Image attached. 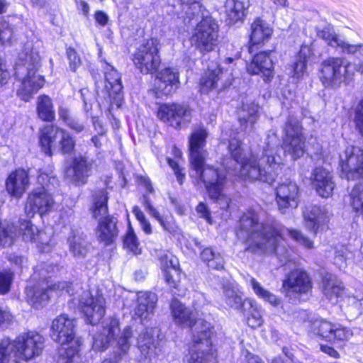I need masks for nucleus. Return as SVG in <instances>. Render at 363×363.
<instances>
[{"mask_svg":"<svg viewBox=\"0 0 363 363\" xmlns=\"http://www.w3.org/2000/svg\"><path fill=\"white\" fill-rule=\"evenodd\" d=\"M264 213L255 210L244 213L240 219L237 235L245 240L247 251L257 255H274L286 267L294 265L284 279L282 288L286 296L301 299L311 291L310 278L306 272L296 269L280 231L274 223L264 221Z\"/></svg>","mask_w":363,"mask_h":363,"instance_id":"nucleus-2","label":"nucleus"},{"mask_svg":"<svg viewBox=\"0 0 363 363\" xmlns=\"http://www.w3.org/2000/svg\"><path fill=\"white\" fill-rule=\"evenodd\" d=\"M44 337L34 331L20 335L13 342L4 337L0 341V363H8L11 354L16 362L28 361L39 356L44 348Z\"/></svg>","mask_w":363,"mask_h":363,"instance_id":"nucleus-5","label":"nucleus"},{"mask_svg":"<svg viewBox=\"0 0 363 363\" xmlns=\"http://www.w3.org/2000/svg\"><path fill=\"white\" fill-rule=\"evenodd\" d=\"M318 72L319 79L326 89H337L342 85L347 86L354 77L352 63L342 57H330L323 60Z\"/></svg>","mask_w":363,"mask_h":363,"instance_id":"nucleus-8","label":"nucleus"},{"mask_svg":"<svg viewBox=\"0 0 363 363\" xmlns=\"http://www.w3.org/2000/svg\"><path fill=\"white\" fill-rule=\"evenodd\" d=\"M79 306L86 317V323L95 325L105 315V298L97 294L94 297L89 291H84L80 296Z\"/></svg>","mask_w":363,"mask_h":363,"instance_id":"nucleus-18","label":"nucleus"},{"mask_svg":"<svg viewBox=\"0 0 363 363\" xmlns=\"http://www.w3.org/2000/svg\"><path fill=\"white\" fill-rule=\"evenodd\" d=\"M56 139H60L59 143L63 154H69L74 150L75 141L67 131L47 125L41 130L39 139L42 150L45 155H52V147Z\"/></svg>","mask_w":363,"mask_h":363,"instance_id":"nucleus-14","label":"nucleus"},{"mask_svg":"<svg viewBox=\"0 0 363 363\" xmlns=\"http://www.w3.org/2000/svg\"><path fill=\"white\" fill-rule=\"evenodd\" d=\"M40 45V43L27 41L15 63L14 75L21 82L17 95L25 101H29L45 83L43 76L36 75L41 66Z\"/></svg>","mask_w":363,"mask_h":363,"instance_id":"nucleus-4","label":"nucleus"},{"mask_svg":"<svg viewBox=\"0 0 363 363\" xmlns=\"http://www.w3.org/2000/svg\"><path fill=\"white\" fill-rule=\"evenodd\" d=\"M273 51H262L256 54L250 63L247 65L250 74L260 75L264 82H270L274 75V62L272 59Z\"/></svg>","mask_w":363,"mask_h":363,"instance_id":"nucleus-22","label":"nucleus"},{"mask_svg":"<svg viewBox=\"0 0 363 363\" xmlns=\"http://www.w3.org/2000/svg\"><path fill=\"white\" fill-rule=\"evenodd\" d=\"M342 177L347 180L363 178V149L348 147L340 155Z\"/></svg>","mask_w":363,"mask_h":363,"instance_id":"nucleus-17","label":"nucleus"},{"mask_svg":"<svg viewBox=\"0 0 363 363\" xmlns=\"http://www.w3.org/2000/svg\"><path fill=\"white\" fill-rule=\"evenodd\" d=\"M66 54L69 60V68L72 71L75 72L77 69L81 65V59L77 51L69 47L66 50Z\"/></svg>","mask_w":363,"mask_h":363,"instance_id":"nucleus-59","label":"nucleus"},{"mask_svg":"<svg viewBox=\"0 0 363 363\" xmlns=\"http://www.w3.org/2000/svg\"><path fill=\"white\" fill-rule=\"evenodd\" d=\"M317 36L325 40V42L330 46L340 48L342 50L343 45L345 41L339 38L334 32L330 29L325 28L323 29H317Z\"/></svg>","mask_w":363,"mask_h":363,"instance_id":"nucleus-48","label":"nucleus"},{"mask_svg":"<svg viewBox=\"0 0 363 363\" xmlns=\"http://www.w3.org/2000/svg\"><path fill=\"white\" fill-rule=\"evenodd\" d=\"M179 84V74L177 69L166 67L157 73L155 88L158 94L168 96L176 91Z\"/></svg>","mask_w":363,"mask_h":363,"instance_id":"nucleus-25","label":"nucleus"},{"mask_svg":"<svg viewBox=\"0 0 363 363\" xmlns=\"http://www.w3.org/2000/svg\"><path fill=\"white\" fill-rule=\"evenodd\" d=\"M67 242L69 252L77 259L85 258L91 248L86 235L78 230L72 231V235L68 238Z\"/></svg>","mask_w":363,"mask_h":363,"instance_id":"nucleus-33","label":"nucleus"},{"mask_svg":"<svg viewBox=\"0 0 363 363\" xmlns=\"http://www.w3.org/2000/svg\"><path fill=\"white\" fill-rule=\"evenodd\" d=\"M250 6L249 0H226L225 13L230 23L242 20Z\"/></svg>","mask_w":363,"mask_h":363,"instance_id":"nucleus-38","label":"nucleus"},{"mask_svg":"<svg viewBox=\"0 0 363 363\" xmlns=\"http://www.w3.org/2000/svg\"><path fill=\"white\" fill-rule=\"evenodd\" d=\"M133 213L140 223V227L142 230L146 233V234H151L152 233V226L150 223L146 219L145 214L143 212L140 210V208L135 206L133 208L132 211Z\"/></svg>","mask_w":363,"mask_h":363,"instance_id":"nucleus-57","label":"nucleus"},{"mask_svg":"<svg viewBox=\"0 0 363 363\" xmlns=\"http://www.w3.org/2000/svg\"><path fill=\"white\" fill-rule=\"evenodd\" d=\"M223 299L229 307L240 311L242 313H245L247 305L252 306L249 299L243 300L242 293L231 284L223 286Z\"/></svg>","mask_w":363,"mask_h":363,"instance_id":"nucleus-37","label":"nucleus"},{"mask_svg":"<svg viewBox=\"0 0 363 363\" xmlns=\"http://www.w3.org/2000/svg\"><path fill=\"white\" fill-rule=\"evenodd\" d=\"M157 328H145L137 339L138 347L145 359L151 360L157 355L155 334H158Z\"/></svg>","mask_w":363,"mask_h":363,"instance_id":"nucleus-32","label":"nucleus"},{"mask_svg":"<svg viewBox=\"0 0 363 363\" xmlns=\"http://www.w3.org/2000/svg\"><path fill=\"white\" fill-rule=\"evenodd\" d=\"M283 131V146H279L276 134L268 135L260 157L250 154L247 157L242 147L240 134L230 136L228 145L230 157H225L222 162L225 171L229 174H238L245 179L272 184L281 172L285 152L291 155L293 160H296L305 152L306 139L300 122L296 117L287 118Z\"/></svg>","mask_w":363,"mask_h":363,"instance_id":"nucleus-1","label":"nucleus"},{"mask_svg":"<svg viewBox=\"0 0 363 363\" xmlns=\"http://www.w3.org/2000/svg\"><path fill=\"white\" fill-rule=\"evenodd\" d=\"M307 62H305L304 60H299L298 58L296 59L293 66V77H296L297 79L300 78L306 69Z\"/></svg>","mask_w":363,"mask_h":363,"instance_id":"nucleus-62","label":"nucleus"},{"mask_svg":"<svg viewBox=\"0 0 363 363\" xmlns=\"http://www.w3.org/2000/svg\"><path fill=\"white\" fill-rule=\"evenodd\" d=\"M258 104L250 102L243 104L238 110V119L243 135L250 134L255 129V125L259 118Z\"/></svg>","mask_w":363,"mask_h":363,"instance_id":"nucleus-29","label":"nucleus"},{"mask_svg":"<svg viewBox=\"0 0 363 363\" xmlns=\"http://www.w3.org/2000/svg\"><path fill=\"white\" fill-rule=\"evenodd\" d=\"M352 252L348 250L347 247L342 245L336 249L333 259L334 264L340 270L345 269L347 265V261L352 258Z\"/></svg>","mask_w":363,"mask_h":363,"instance_id":"nucleus-50","label":"nucleus"},{"mask_svg":"<svg viewBox=\"0 0 363 363\" xmlns=\"http://www.w3.org/2000/svg\"><path fill=\"white\" fill-rule=\"evenodd\" d=\"M133 62L143 74L155 72L161 63L157 40H144L133 54Z\"/></svg>","mask_w":363,"mask_h":363,"instance_id":"nucleus-11","label":"nucleus"},{"mask_svg":"<svg viewBox=\"0 0 363 363\" xmlns=\"http://www.w3.org/2000/svg\"><path fill=\"white\" fill-rule=\"evenodd\" d=\"M213 327L206 320L196 323L193 330L192 345L188 363H217V354L211 348Z\"/></svg>","mask_w":363,"mask_h":363,"instance_id":"nucleus-9","label":"nucleus"},{"mask_svg":"<svg viewBox=\"0 0 363 363\" xmlns=\"http://www.w3.org/2000/svg\"><path fill=\"white\" fill-rule=\"evenodd\" d=\"M202 260L210 269L220 270L223 268L224 259L220 253L216 252L211 247H206L201 252Z\"/></svg>","mask_w":363,"mask_h":363,"instance_id":"nucleus-43","label":"nucleus"},{"mask_svg":"<svg viewBox=\"0 0 363 363\" xmlns=\"http://www.w3.org/2000/svg\"><path fill=\"white\" fill-rule=\"evenodd\" d=\"M13 279V273L11 271H0V294H6L10 291Z\"/></svg>","mask_w":363,"mask_h":363,"instance_id":"nucleus-56","label":"nucleus"},{"mask_svg":"<svg viewBox=\"0 0 363 363\" xmlns=\"http://www.w3.org/2000/svg\"><path fill=\"white\" fill-rule=\"evenodd\" d=\"M124 246L128 248L134 255L141 253L140 243L133 231V229L129 225L126 235L123 240Z\"/></svg>","mask_w":363,"mask_h":363,"instance_id":"nucleus-52","label":"nucleus"},{"mask_svg":"<svg viewBox=\"0 0 363 363\" xmlns=\"http://www.w3.org/2000/svg\"><path fill=\"white\" fill-rule=\"evenodd\" d=\"M354 121L357 130L363 136V99L356 106Z\"/></svg>","mask_w":363,"mask_h":363,"instance_id":"nucleus-60","label":"nucleus"},{"mask_svg":"<svg viewBox=\"0 0 363 363\" xmlns=\"http://www.w3.org/2000/svg\"><path fill=\"white\" fill-rule=\"evenodd\" d=\"M77 321L66 314L55 318L50 327V337L55 342L60 344L57 363H74L79 357V345L75 341L73 345L65 347L64 345L72 343L75 338Z\"/></svg>","mask_w":363,"mask_h":363,"instance_id":"nucleus-6","label":"nucleus"},{"mask_svg":"<svg viewBox=\"0 0 363 363\" xmlns=\"http://www.w3.org/2000/svg\"><path fill=\"white\" fill-rule=\"evenodd\" d=\"M346 305L344 310L347 318L355 319L363 312V297L359 296H349L345 301Z\"/></svg>","mask_w":363,"mask_h":363,"instance_id":"nucleus-41","label":"nucleus"},{"mask_svg":"<svg viewBox=\"0 0 363 363\" xmlns=\"http://www.w3.org/2000/svg\"><path fill=\"white\" fill-rule=\"evenodd\" d=\"M26 294L28 303L33 308L43 307L50 296L48 281L26 288Z\"/></svg>","mask_w":363,"mask_h":363,"instance_id":"nucleus-36","label":"nucleus"},{"mask_svg":"<svg viewBox=\"0 0 363 363\" xmlns=\"http://www.w3.org/2000/svg\"><path fill=\"white\" fill-rule=\"evenodd\" d=\"M304 220L306 228L314 235L328 229V216L324 206L314 205L308 207L304 213Z\"/></svg>","mask_w":363,"mask_h":363,"instance_id":"nucleus-26","label":"nucleus"},{"mask_svg":"<svg viewBox=\"0 0 363 363\" xmlns=\"http://www.w3.org/2000/svg\"><path fill=\"white\" fill-rule=\"evenodd\" d=\"M54 200L50 191L45 187L33 189L27 198L25 205V213L32 217L38 213L43 215L49 212L53 207Z\"/></svg>","mask_w":363,"mask_h":363,"instance_id":"nucleus-20","label":"nucleus"},{"mask_svg":"<svg viewBox=\"0 0 363 363\" xmlns=\"http://www.w3.org/2000/svg\"><path fill=\"white\" fill-rule=\"evenodd\" d=\"M38 183L40 184L41 187H45L48 189V191H50L52 188H55L58 186V179L52 173H45L40 172L38 176Z\"/></svg>","mask_w":363,"mask_h":363,"instance_id":"nucleus-54","label":"nucleus"},{"mask_svg":"<svg viewBox=\"0 0 363 363\" xmlns=\"http://www.w3.org/2000/svg\"><path fill=\"white\" fill-rule=\"evenodd\" d=\"M177 6H169L167 12L172 13L182 19L189 27L196 25L191 37L196 48L203 54L214 50L218 43V25L208 16V12L201 4V0H179Z\"/></svg>","mask_w":363,"mask_h":363,"instance_id":"nucleus-3","label":"nucleus"},{"mask_svg":"<svg viewBox=\"0 0 363 363\" xmlns=\"http://www.w3.org/2000/svg\"><path fill=\"white\" fill-rule=\"evenodd\" d=\"M137 298V306L135 308L134 315L141 319V321L149 320L153 315L155 305L157 301V296L151 292H139L138 294H132V299Z\"/></svg>","mask_w":363,"mask_h":363,"instance_id":"nucleus-28","label":"nucleus"},{"mask_svg":"<svg viewBox=\"0 0 363 363\" xmlns=\"http://www.w3.org/2000/svg\"><path fill=\"white\" fill-rule=\"evenodd\" d=\"M160 260L166 282L170 287L177 289L181 276L178 259L172 254H164L160 256Z\"/></svg>","mask_w":363,"mask_h":363,"instance_id":"nucleus-27","label":"nucleus"},{"mask_svg":"<svg viewBox=\"0 0 363 363\" xmlns=\"http://www.w3.org/2000/svg\"><path fill=\"white\" fill-rule=\"evenodd\" d=\"M342 52L352 55L359 52L360 55H363V44L353 45L345 42Z\"/></svg>","mask_w":363,"mask_h":363,"instance_id":"nucleus-64","label":"nucleus"},{"mask_svg":"<svg viewBox=\"0 0 363 363\" xmlns=\"http://www.w3.org/2000/svg\"><path fill=\"white\" fill-rule=\"evenodd\" d=\"M208 132L203 126L195 128L189 137V157L191 167V177L197 179L202 177L207 169H216L206 165L204 162L203 148L206 146Z\"/></svg>","mask_w":363,"mask_h":363,"instance_id":"nucleus-12","label":"nucleus"},{"mask_svg":"<svg viewBox=\"0 0 363 363\" xmlns=\"http://www.w3.org/2000/svg\"><path fill=\"white\" fill-rule=\"evenodd\" d=\"M132 337L131 328L130 327L125 328L117 342L118 348L123 354L128 352Z\"/></svg>","mask_w":363,"mask_h":363,"instance_id":"nucleus-53","label":"nucleus"},{"mask_svg":"<svg viewBox=\"0 0 363 363\" xmlns=\"http://www.w3.org/2000/svg\"><path fill=\"white\" fill-rule=\"evenodd\" d=\"M37 113L38 117L44 121L51 122L55 119V113L52 99L49 96L41 95L38 97Z\"/></svg>","mask_w":363,"mask_h":363,"instance_id":"nucleus-39","label":"nucleus"},{"mask_svg":"<svg viewBox=\"0 0 363 363\" xmlns=\"http://www.w3.org/2000/svg\"><path fill=\"white\" fill-rule=\"evenodd\" d=\"M92 161L86 155L74 156L71 164L65 167L64 174L67 179L76 185H84L91 174Z\"/></svg>","mask_w":363,"mask_h":363,"instance_id":"nucleus-21","label":"nucleus"},{"mask_svg":"<svg viewBox=\"0 0 363 363\" xmlns=\"http://www.w3.org/2000/svg\"><path fill=\"white\" fill-rule=\"evenodd\" d=\"M17 235H21L23 240L26 242H35L40 234L38 228L33 225L30 220L20 219Z\"/></svg>","mask_w":363,"mask_h":363,"instance_id":"nucleus-44","label":"nucleus"},{"mask_svg":"<svg viewBox=\"0 0 363 363\" xmlns=\"http://www.w3.org/2000/svg\"><path fill=\"white\" fill-rule=\"evenodd\" d=\"M142 203L144 206L145 211L147 213L155 219H156L164 230L167 231H171L172 228L169 225V223L167 221L166 218L162 216H160V213L152 205L150 197L145 194L142 198Z\"/></svg>","mask_w":363,"mask_h":363,"instance_id":"nucleus-49","label":"nucleus"},{"mask_svg":"<svg viewBox=\"0 0 363 363\" xmlns=\"http://www.w3.org/2000/svg\"><path fill=\"white\" fill-rule=\"evenodd\" d=\"M72 284L68 283L67 281H59L57 283L54 284L52 286L49 285V291L50 293L52 291L60 292L61 294L65 293L69 295H72L71 292Z\"/></svg>","mask_w":363,"mask_h":363,"instance_id":"nucleus-61","label":"nucleus"},{"mask_svg":"<svg viewBox=\"0 0 363 363\" xmlns=\"http://www.w3.org/2000/svg\"><path fill=\"white\" fill-rule=\"evenodd\" d=\"M233 61V58L226 57L221 64L212 62L208 65L207 71L201 79V92L208 94L213 90L220 91L229 86Z\"/></svg>","mask_w":363,"mask_h":363,"instance_id":"nucleus-10","label":"nucleus"},{"mask_svg":"<svg viewBox=\"0 0 363 363\" xmlns=\"http://www.w3.org/2000/svg\"><path fill=\"white\" fill-rule=\"evenodd\" d=\"M17 236V228L6 220H0V245L9 246Z\"/></svg>","mask_w":363,"mask_h":363,"instance_id":"nucleus-45","label":"nucleus"},{"mask_svg":"<svg viewBox=\"0 0 363 363\" xmlns=\"http://www.w3.org/2000/svg\"><path fill=\"white\" fill-rule=\"evenodd\" d=\"M272 29L267 23L260 18H257L251 25V34L250 42L251 45L247 48L250 53L253 52L255 45L263 44L271 37Z\"/></svg>","mask_w":363,"mask_h":363,"instance_id":"nucleus-34","label":"nucleus"},{"mask_svg":"<svg viewBox=\"0 0 363 363\" xmlns=\"http://www.w3.org/2000/svg\"><path fill=\"white\" fill-rule=\"evenodd\" d=\"M29 185L28 172L23 169H18L12 172L6 182L7 192L16 198H20Z\"/></svg>","mask_w":363,"mask_h":363,"instance_id":"nucleus-30","label":"nucleus"},{"mask_svg":"<svg viewBox=\"0 0 363 363\" xmlns=\"http://www.w3.org/2000/svg\"><path fill=\"white\" fill-rule=\"evenodd\" d=\"M301 191L297 184L290 179L279 182L276 188V201L282 214L296 209L300 201Z\"/></svg>","mask_w":363,"mask_h":363,"instance_id":"nucleus-16","label":"nucleus"},{"mask_svg":"<svg viewBox=\"0 0 363 363\" xmlns=\"http://www.w3.org/2000/svg\"><path fill=\"white\" fill-rule=\"evenodd\" d=\"M249 301L251 302L252 306L247 305L246 311L243 314L248 315L247 325L252 328H256L262 325L263 323L262 312L254 301L249 299Z\"/></svg>","mask_w":363,"mask_h":363,"instance_id":"nucleus-47","label":"nucleus"},{"mask_svg":"<svg viewBox=\"0 0 363 363\" xmlns=\"http://www.w3.org/2000/svg\"><path fill=\"white\" fill-rule=\"evenodd\" d=\"M119 332V321L110 317L102 322L101 329L93 337V349L104 351L109 346Z\"/></svg>","mask_w":363,"mask_h":363,"instance_id":"nucleus-23","label":"nucleus"},{"mask_svg":"<svg viewBox=\"0 0 363 363\" xmlns=\"http://www.w3.org/2000/svg\"><path fill=\"white\" fill-rule=\"evenodd\" d=\"M249 281L255 294L258 297L262 298L264 301L269 303L274 306H277L280 304V299L268 290L264 289L255 278L250 277Z\"/></svg>","mask_w":363,"mask_h":363,"instance_id":"nucleus-46","label":"nucleus"},{"mask_svg":"<svg viewBox=\"0 0 363 363\" xmlns=\"http://www.w3.org/2000/svg\"><path fill=\"white\" fill-rule=\"evenodd\" d=\"M334 323L324 319H316L311 323L310 331L314 335L331 341Z\"/></svg>","mask_w":363,"mask_h":363,"instance_id":"nucleus-40","label":"nucleus"},{"mask_svg":"<svg viewBox=\"0 0 363 363\" xmlns=\"http://www.w3.org/2000/svg\"><path fill=\"white\" fill-rule=\"evenodd\" d=\"M108 200L106 189L96 191L92 195V205L90 208L92 217L99 219L97 238L105 245L112 244L118 235L117 219L108 215Z\"/></svg>","mask_w":363,"mask_h":363,"instance_id":"nucleus-7","label":"nucleus"},{"mask_svg":"<svg viewBox=\"0 0 363 363\" xmlns=\"http://www.w3.org/2000/svg\"><path fill=\"white\" fill-rule=\"evenodd\" d=\"M101 67L105 76L104 91L112 105L119 108L123 100V84L121 77L117 70L106 62H102Z\"/></svg>","mask_w":363,"mask_h":363,"instance_id":"nucleus-19","label":"nucleus"},{"mask_svg":"<svg viewBox=\"0 0 363 363\" xmlns=\"http://www.w3.org/2000/svg\"><path fill=\"white\" fill-rule=\"evenodd\" d=\"M201 177L196 179L202 182L211 200L216 202L220 208H228L230 199L223 194V189L226 184V172L218 169H207Z\"/></svg>","mask_w":363,"mask_h":363,"instance_id":"nucleus-13","label":"nucleus"},{"mask_svg":"<svg viewBox=\"0 0 363 363\" xmlns=\"http://www.w3.org/2000/svg\"><path fill=\"white\" fill-rule=\"evenodd\" d=\"M321 287L324 296L333 303L337 301L344 290L342 281L337 276L330 273L323 277Z\"/></svg>","mask_w":363,"mask_h":363,"instance_id":"nucleus-35","label":"nucleus"},{"mask_svg":"<svg viewBox=\"0 0 363 363\" xmlns=\"http://www.w3.org/2000/svg\"><path fill=\"white\" fill-rule=\"evenodd\" d=\"M350 205L357 216L363 217V183L355 185L350 194Z\"/></svg>","mask_w":363,"mask_h":363,"instance_id":"nucleus-42","label":"nucleus"},{"mask_svg":"<svg viewBox=\"0 0 363 363\" xmlns=\"http://www.w3.org/2000/svg\"><path fill=\"white\" fill-rule=\"evenodd\" d=\"M171 313L174 320L178 325L189 327L193 330L197 322L203 320L202 319L196 320L195 314L192 311L186 308L182 303L177 299H174L170 304Z\"/></svg>","mask_w":363,"mask_h":363,"instance_id":"nucleus-31","label":"nucleus"},{"mask_svg":"<svg viewBox=\"0 0 363 363\" xmlns=\"http://www.w3.org/2000/svg\"><path fill=\"white\" fill-rule=\"evenodd\" d=\"M352 336L353 332L350 328L340 324H334L331 341L346 342L350 340Z\"/></svg>","mask_w":363,"mask_h":363,"instance_id":"nucleus-51","label":"nucleus"},{"mask_svg":"<svg viewBox=\"0 0 363 363\" xmlns=\"http://www.w3.org/2000/svg\"><path fill=\"white\" fill-rule=\"evenodd\" d=\"M13 35V29L6 21H0V41L1 43H11Z\"/></svg>","mask_w":363,"mask_h":363,"instance_id":"nucleus-58","label":"nucleus"},{"mask_svg":"<svg viewBox=\"0 0 363 363\" xmlns=\"http://www.w3.org/2000/svg\"><path fill=\"white\" fill-rule=\"evenodd\" d=\"M287 235L297 243L303 245L306 248L311 249L313 247V241L305 236L301 231L298 230L287 229Z\"/></svg>","mask_w":363,"mask_h":363,"instance_id":"nucleus-55","label":"nucleus"},{"mask_svg":"<svg viewBox=\"0 0 363 363\" xmlns=\"http://www.w3.org/2000/svg\"><path fill=\"white\" fill-rule=\"evenodd\" d=\"M157 117L163 123L177 130L186 128L191 119L189 106L177 103L160 105Z\"/></svg>","mask_w":363,"mask_h":363,"instance_id":"nucleus-15","label":"nucleus"},{"mask_svg":"<svg viewBox=\"0 0 363 363\" xmlns=\"http://www.w3.org/2000/svg\"><path fill=\"white\" fill-rule=\"evenodd\" d=\"M168 164L174 170V174L179 184H182L185 179V174L182 172V169L179 166L178 162L169 157L167 158Z\"/></svg>","mask_w":363,"mask_h":363,"instance_id":"nucleus-63","label":"nucleus"},{"mask_svg":"<svg viewBox=\"0 0 363 363\" xmlns=\"http://www.w3.org/2000/svg\"><path fill=\"white\" fill-rule=\"evenodd\" d=\"M311 184L323 198L330 197L335 188L332 172L323 167H315L310 177Z\"/></svg>","mask_w":363,"mask_h":363,"instance_id":"nucleus-24","label":"nucleus"}]
</instances>
